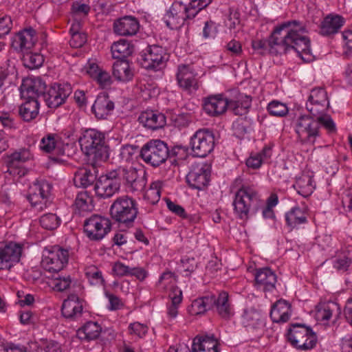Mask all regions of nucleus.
I'll list each match as a JSON object with an SVG mask.
<instances>
[{"mask_svg": "<svg viewBox=\"0 0 352 352\" xmlns=\"http://www.w3.org/2000/svg\"><path fill=\"white\" fill-rule=\"evenodd\" d=\"M252 46L255 50L264 52L268 50L272 54H286L293 50L303 62L309 63L314 59L311 49V42L306 35L303 23L292 20L276 25L272 32L268 41L256 39Z\"/></svg>", "mask_w": 352, "mask_h": 352, "instance_id": "obj_1", "label": "nucleus"}, {"mask_svg": "<svg viewBox=\"0 0 352 352\" xmlns=\"http://www.w3.org/2000/svg\"><path fill=\"white\" fill-rule=\"evenodd\" d=\"M329 107V101L327 91L322 87L311 89L306 102V109L328 132L335 133L336 124L327 113Z\"/></svg>", "mask_w": 352, "mask_h": 352, "instance_id": "obj_2", "label": "nucleus"}, {"mask_svg": "<svg viewBox=\"0 0 352 352\" xmlns=\"http://www.w3.org/2000/svg\"><path fill=\"white\" fill-rule=\"evenodd\" d=\"M261 196L255 187L242 185L234 193L232 206L234 214L241 220H248L251 212L257 208Z\"/></svg>", "mask_w": 352, "mask_h": 352, "instance_id": "obj_3", "label": "nucleus"}, {"mask_svg": "<svg viewBox=\"0 0 352 352\" xmlns=\"http://www.w3.org/2000/svg\"><path fill=\"white\" fill-rule=\"evenodd\" d=\"M104 135L96 129L86 130L79 139L82 152L94 160H102L107 157V149L104 146Z\"/></svg>", "mask_w": 352, "mask_h": 352, "instance_id": "obj_4", "label": "nucleus"}, {"mask_svg": "<svg viewBox=\"0 0 352 352\" xmlns=\"http://www.w3.org/2000/svg\"><path fill=\"white\" fill-rule=\"evenodd\" d=\"M110 214L115 221L129 225L133 223L137 217L136 203L128 196L118 197L111 206Z\"/></svg>", "mask_w": 352, "mask_h": 352, "instance_id": "obj_5", "label": "nucleus"}, {"mask_svg": "<svg viewBox=\"0 0 352 352\" xmlns=\"http://www.w3.org/2000/svg\"><path fill=\"white\" fill-rule=\"evenodd\" d=\"M69 252L59 246L45 248L42 252L41 266L50 272H58L68 263Z\"/></svg>", "mask_w": 352, "mask_h": 352, "instance_id": "obj_6", "label": "nucleus"}, {"mask_svg": "<svg viewBox=\"0 0 352 352\" xmlns=\"http://www.w3.org/2000/svg\"><path fill=\"white\" fill-rule=\"evenodd\" d=\"M287 340L296 349L309 350L316 344V336L312 329L300 324H292L288 329Z\"/></svg>", "mask_w": 352, "mask_h": 352, "instance_id": "obj_7", "label": "nucleus"}, {"mask_svg": "<svg viewBox=\"0 0 352 352\" xmlns=\"http://www.w3.org/2000/svg\"><path fill=\"white\" fill-rule=\"evenodd\" d=\"M321 124L314 117L307 115L299 116L295 121V131L300 141L314 145L320 136Z\"/></svg>", "mask_w": 352, "mask_h": 352, "instance_id": "obj_8", "label": "nucleus"}, {"mask_svg": "<svg viewBox=\"0 0 352 352\" xmlns=\"http://www.w3.org/2000/svg\"><path fill=\"white\" fill-rule=\"evenodd\" d=\"M168 153L166 144L160 140H150L142 147L140 151L142 160L153 166H158L165 162Z\"/></svg>", "mask_w": 352, "mask_h": 352, "instance_id": "obj_9", "label": "nucleus"}, {"mask_svg": "<svg viewBox=\"0 0 352 352\" xmlns=\"http://www.w3.org/2000/svg\"><path fill=\"white\" fill-rule=\"evenodd\" d=\"M190 147L194 156L205 157L214 147V135L208 129H199L191 137Z\"/></svg>", "mask_w": 352, "mask_h": 352, "instance_id": "obj_10", "label": "nucleus"}, {"mask_svg": "<svg viewBox=\"0 0 352 352\" xmlns=\"http://www.w3.org/2000/svg\"><path fill=\"white\" fill-rule=\"evenodd\" d=\"M168 59L165 49L159 45L150 46L142 56L141 65L146 69L159 70L163 68Z\"/></svg>", "mask_w": 352, "mask_h": 352, "instance_id": "obj_11", "label": "nucleus"}, {"mask_svg": "<svg viewBox=\"0 0 352 352\" xmlns=\"http://www.w3.org/2000/svg\"><path fill=\"white\" fill-rule=\"evenodd\" d=\"M86 235L91 240H100L110 231L109 219L100 215H93L84 223Z\"/></svg>", "mask_w": 352, "mask_h": 352, "instance_id": "obj_12", "label": "nucleus"}, {"mask_svg": "<svg viewBox=\"0 0 352 352\" xmlns=\"http://www.w3.org/2000/svg\"><path fill=\"white\" fill-rule=\"evenodd\" d=\"M22 252L21 244L14 242L0 243V270H9L19 263Z\"/></svg>", "mask_w": 352, "mask_h": 352, "instance_id": "obj_13", "label": "nucleus"}, {"mask_svg": "<svg viewBox=\"0 0 352 352\" xmlns=\"http://www.w3.org/2000/svg\"><path fill=\"white\" fill-rule=\"evenodd\" d=\"M210 172V166L206 163L193 165L186 176L188 185L192 188L203 190L209 184Z\"/></svg>", "mask_w": 352, "mask_h": 352, "instance_id": "obj_14", "label": "nucleus"}, {"mask_svg": "<svg viewBox=\"0 0 352 352\" xmlns=\"http://www.w3.org/2000/svg\"><path fill=\"white\" fill-rule=\"evenodd\" d=\"M197 74L191 65H182L177 68L176 78L179 87L184 91L192 93L199 88Z\"/></svg>", "mask_w": 352, "mask_h": 352, "instance_id": "obj_15", "label": "nucleus"}, {"mask_svg": "<svg viewBox=\"0 0 352 352\" xmlns=\"http://www.w3.org/2000/svg\"><path fill=\"white\" fill-rule=\"evenodd\" d=\"M46 85L39 77H28L23 80L20 87L21 98L24 100H37L43 96Z\"/></svg>", "mask_w": 352, "mask_h": 352, "instance_id": "obj_16", "label": "nucleus"}, {"mask_svg": "<svg viewBox=\"0 0 352 352\" xmlns=\"http://www.w3.org/2000/svg\"><path fill=\"white\" fill-rule=\"evenodd\" d=\"M72 93L69 85L54 84L47 93H44L43 98L46 104L50 108H56L63 104Z\"/></svg>", "mask_w": 352, "mask_h": 352, "instance_id": "obj_17", "label": "nucleus"}, {"mask_svg": "<svg viewBox=\"0 0 352 352\" xmlns=\"http://www.w3.org/2000/svg\"><path fill=\"white\" fill-rule=\"evenodd\" d=\"M190 19H192V16L188 15L186 4L176 1L173 3L169 12L165 15L164 21L169 28L177 29L184 24L185 20Z\"/></svg>", "mask_w": 352, "mask_h": 352, "instance_id": "obj_18", "label": "nucleus"}, {"mask_svg": "<svg viewBox=\"0 0 352 352\" xmlns=\"http://www.w3.org/2000/svg\"><path fill=\"white\" fill-rule=\"evenodd\" d=\"M120 189V183L115 173L100 176L97 180L94 190L101 198H109Z\"/></svg>", "mask_w": 352, "mask_h": 352, "instance_id": "obj_19", "label": "nucleus"}, {"mask_svg": "<svg viewBox=\"0 0 352 352\" xmlns=\"http://www.w3.org/2000/svg\"><path fill=\"white\" fill-rule=\"evenodd\" d=\"M344 18L336 13L324 16L318 26V34L323 36H331L337 34L344 25Z\"/></svg>", "mask_w": 352, "mask_h": 352, "instance_id": "obj_20", "label": "nucleus"}, {"mask_svg": "<svg viewBox=\"0 0 352 352\" xmlns=\"http://www.w3.org/2000/svg\"><path fill=\"white\" fill-rule=\"evenodd\" d=\"M122 179L126 187L130 191L142 190L146 186V173L143 170H137L134 168L122 170Z\"/></svg>", "mask_w": 352, "mask_h": 352, "instance_id": "obj_21", "label": "nucleus"}, {"mask_svg": "<svg viewBox=\"0 0 352 352\" xmlns=\"http://www.w3.org/2000/svg\"><path fill=\"white\" fill-rule=\"evenodd\" d=\"M228 106V96L219 94L207 97L204 100V109L207 114L216 116L225 113Z\"/></svg>", "mask_w": 352, "mask_h": 352, "instance_id": "obj_22", "label": "nucleus"}, {"mask_svg": "<svg viewBox=\"0 0 352 352\" xmlns=\"http://www.w3.org/2000/svg\"><path fill=\"white\" fill-rule=\"evenodd\" d=\"M83 310V301L76 294H70L62 305L63 316L70 320L79 318Z\"/></svg>", "mask_w": 352, "mask_h": 352, "instance_id": "obj_23", "label": "nucleus"}, {"mask_svg": "<svg viewBox=\"0 0 352 352\" xmlns=\"http://www.w3.org/2000/svg\"><path fill=\"white\" fill-rule=\"evenodd\" d=\"M229 106L234 114L244 115L245 114L252 104V98L250 96L239 93L234 90L230 93Z\"/></svg>", "mask_w": 352, "mask_h": 352, "instance_id": "obj_24", "label": "nucleus"}, {"mask_svg": "<svg viewBox=\"0 0 352 352\" xmlns=\"http://www.w3.org/2000/svg\"><path fill=\"white\" fill-rule=\"evenodd\" d=\"M255 285L258 289L271 292L275 289L277 277L269 267L260 268L255 273Z\"/></svg>", "mask_w": 352, "mask_h": 352, "instance_id": "obj_25", "label": "nucleus"}, {"mask_svg": "<svg viewBox=\"0 0 352 352\" xmlns=\"http://www.w3.org/2000/svg\"><path fill=\"white\" fill-rule=\"evenodd\" d=\"M37 41L36 31L28 28L19 32L14 38L12 45L22 52L32 49Z\"/></svg>", "mask_w": 352, "mask_h": 352, "instance_id": "obj_26", "label": "nucleus"}, {"mask_svg": "<svg viewBox=\"0 0 352 352\" xmlns=\"http://www.w3.org/2000/svg\"><path fill=\"white\" fill-rule=\"evenodd\" d=\"M140 28L136 18L126 16L116 21L113 23L114 32L120 36L135 35Z\"/></svg>", "mask_w": 352, "mask_h": 352, "instance_id": "obj_27", "label": "nucleus"}, {"mask_svg": "<svg viewBox=\"0 0 352 352\" xmlns=\"http://www.w3.org/2000/svg\"><path fill=\"white\" fill-rule=\"evenodd\" d=\"M139 122L146 128L156 130L165 125L166 118L164 114L158 111L146 110L139 116Z\"/></svg>", "mask_w": 352, "mask_h": 352, "instance_id": "obj_28", "label": "nucleus"}, {"mask_svg": "<svg viewBox=\"0 0 352 352\" xmlns=\"http://www.w3.org/2000/svg\"><path fill=\"white\" fill-rule=\"evenodd\" d=\"M217 340L212 336H196L192 342L191 352H219Z\"/></svg>", "mask_w": 352, "mask_h": 352, "instance_id": "obj_29", "label": "nucleus"}, {"mask_svg": "<svg viewBox=\"0 0 352 352\" xmlns=\"http://www.w3.org/2000/svg\"><path fill=\"white\" fill-rule=\"evenodd\" d=\"M313 177V173L305 172L296 178L294 187L299 195L307 197L312 194L316 187Z\"/></svg>", "mask_w": 352, "mask_h": 352, "instance_id": "obj_30", "label": "nucleus"}, {"mask_svg": "<svg viewBox=\"0 0 352 352\" xmlns=\"http://www.w3.org/2000/svg\"><path fill=\"white\" fill-rule=\"evenodd\" d=\"M113 109V102L106 94L98 95L92 106V111L98 119L107 118Z\"/></svg>", "mask_w": 352, "mask_h": 352, "instance_id": "obj_31", "label": "nucleus"}, {"mask_svg": "<svg viewBox=\"0 0 352 352\" xmlns=\"http://www.w3.org/2000/svg\"><path fill=\"white\" fill-rule=\"evenodd\" d=\"M292 315L290 304L285 300L276 301L272 306L270 311V317L274 322H286Z\"/></svg>", "mask_w": 352, "mask_h": 352, "instance_id": "obj_32", "label": "nucleus"}, {"mask_svg": "<svg viewBox=\"0 0 352 352\" xmlns=\"http://www.w3.org/2000/svg\"><path fill=\"white\" fill-rule=\"evenodd\" d=\"M214 303V296H207L194 300L188 307L191 316H201L210 309Z\"/></svg>", "mask_w": 352, "mask_h": 352, "instance_id": "obj_33", "label": "nucleus"}, {"mask_svg": "<svg viewBox=\"0 0 352 352\" xmlns=\"http://www.w3.org/2000/svg\"><path fill=\"white\" fill-rule=\"evenodd\" d=\"M243 325L248 330H257L263 327L261 314L254 309H245L241 317Z\"/></svg>", "mask_w": 352, "mask_h": 352, "instance_id": "obj_34", "label": "nucleus"}, {"mask_svg": "<svg viewBox=\"0 0 352 352\" xmlns=\"http://www.w3.org/2000/svg\"><path fill=\"white\" fill-rule=\"evenodd\" d=\"M272 156V149L270 147L265 146L257 153H252L245 160V164L248 168L256 170L261 168L263 164L268 161Z\"/></svg>", "mask_w": 352, "mask_h": 352, "instance_id": "obj_35", "label": "nucleus"}, {"mask_svg": "<svg viewBox=\"0 0 352 352\" xmlns=\"http://www.w3.org/2000/svg\"><path fill=\"white\" fill-rule=\"evenodd\" d=\"M61 145V138L58 135L48 133L41 138L39 148L46 153H56L60 150Z\"/></svg>", "mask_w": 352, "mask_h": 352, "instance_id": "obj_36", "label": "nucleus"}, {"mask_svg": "<svg viewBox=\"0 0 352 352\" xmlns=\"http://www.w3.org/2000/svg\"><path fill=\"white\" fill-rule=\"evenodd\" d=\"M213 305H215L219 316L225 319H228L234 315V309L226 292H221L217 298L214 297Z\"/></svg>", "mask_w": 352, "mask_h": 352, "instance_id": "obj_37", "label": "nucleus"}, {"mask_svg": "<svg viewBox=\"0 0 352 352\" xmlns=\"http://www.w3.org/2000/svg\"><path fill=\"white\" fill-rule=\"evenodd\" d=\"M113 75L119 81L127 82L132 79L133 72L128 61L120 60L113 64Z\"/></svg>", "mask_w": 352, "mask_h": 352, "instance_id": "obj_38", "label": "nucleus"}, {"mask_svg": "<svg viewBox=\"0 0 352 352\" xmlns=\"http://www.w3.org/2000/svg\"><path fill=\"white\" fill-rule=\"evenodd\" d=\"M102 328L96 322L89 321L77 331V336L80 340H92L98 338Z\"/></svg>", "mask_w": 352, "mask_h": 352, "instance_id": "obj_39", "label": "nucleus"}, {"mask_svg": "<svg viewBox=\"0 0 352 352\" xmlns=\"http://www.w3.org/2000/svg\"><path fill=\"white\" fill-rule=\"evenodd\" d=\"M19 107V115L27 122L35 119L39 111V103L38 100H25Z\"/></svg>", "mask_w": 352, "mask_h": 352, "instance_id": "obj_40", "label": "nucleus"}, {"mask_svg": "<svg viewBox=\"0 0 352 352\" xmlns=\"http://www.w3.org/2000/svg\"><path fill=\"white\" fill-rule=\"evenodd\" d=\"M74 208L80 214L92 211L94 208L92 197L87 191L79 192L75 199Z\"/></svg>", "mask_w": 352, "mask_h": 352, "instance_id": "obj_41", "label": "nucleus"}, {"mask_svg": "<svg viewBox=\"0 0 352 352\" xmlns=\"http://www.w3.org/2000/svg\"><path fill=\"white\" fill-rule=\"evenodd\" d=\"M111 51L113 58L123 60L133 53V47L129 41L120 39L112 44Z\"/></svg>", "mask_w": 352, "mask_h": 352, "instance_id": "obj_42", "label": "nucleus"}, {"mask_svg": "<svg viewBox=\"0 0 352 352\" xmlns=\"http://www.w3.org/2000/svg\"><path fill=\"white\" fill-rule=\"evenodd\" d=\"M285 219L289 226L295 228L307 221L306 210L298 206L294 207L286 213Z\"/></svg>", "mask_w": 352, "mask_h": 352, "instance_id": "obj_43", "label": "nucleus"}, {"mask_svg": "<svg viewBox=\"0 0 352 352\" xmlns=\"http://www.w3.org/2000/svg\"><path fill=\"white\" fill-rule=\"evenodd\" d=\"M338 309L337 304L328 302L320 304L316 307L315 317L317 321L326 324L332 316L333 311Z\"/></svg>", "mask_w": 352, "mask_h": 352, "instance_id": "obj_44", "label": "nucleus"}, {"mask_svg": "<svg viewBox=\"0 0 352 352\" xmlns=\"http://www.w3.org/2000/svg\"><path fill=\"white\" fill-rule=\"evenodd\" d=\"M162 186V182L160 180L153 182L144 192V200L152 205L157 204L160 199Z\"/></svg>", "mask_w": 352, "mask_h": 352, "instance_id": "obj_45", "label": "nucleus"}, {"mask_svg": "<svg viewBox=\"0 0 352 352\" xmlns=\"http://www.w3.org/2000/svg\"><path fill=\"white\" fill-rule=\"evenodd\" d=\"M94 179V175L89 170L82 168L75 173L74 182L77 187L86 188L93 183Z\"/></svg>", "mask_w": 352, "mask_h": 352, "instance_id": "obj_46", "label": "nucleus"}, {"mask_svg": "<svg viewBox=\"0 0 352 352\" xmlns=\"http://www.w3.org/2000/svg\"><path fill=\"white\" fill-rule=\"evenodd\" d=\"M33 159V154L30 149L21 148L8 156V165L9 169L14 167L16 163L25 162Z\"/></svg>", "mask_w": 352, "mask_h": 352, "instance_id": "obj_47", "label": "nucleus"}, {"mask_svg": "<svg viewBox=\"0 0 352 352\" xmlns=\"http://www.w3.org/2000/svg\"><path fill=\"white\" fill-rule=\"evenodd\" d=\"M23 64L30 69H34L41 67L44 61L43 56L38 53L23 52Z\"/></svg>", "mask_w": 352, "mask_h": 352, "instance_id": "obj_48", "label": "nucleus"}, {"mask_svg": "<svg viewBox=\"0 0 352 352\" xmlns=\"http://www.w3.org/2000/svg\"><path fill=\"white\" fill-rule=\"evenodd\" d=\"M85 273L90 284L102 285L104 283V280L102 272L96 266L89 265L86 267Z\"/></svg>", "mask_w": 352, "mask_h": 352, "instance_id": "obj_49", "label": "nucleus"}, {"mask_svg": "<svg viewBox=\"0 0 352 352\" xmlns=\"http://www.w3.org/2000/svg\"><path fill=\"white\" fill-rule=\"evenodd\" d=\"M267 109L271 116L275 117H284L289 112L287 106L278 100L271 101L268 104Z\"/></svg>", "mask_w": 352, "mask_h": 352, "instance_id": "obj_50", "label": "nucleus"}, {"mask_svg": "<svg viewBox=\"0 0 352 352\" xmlns=\"http://www.w3.org/2000/svg\"><path fill=\"white\" fill-rule=\"evenodd\" d=\"M60 219L53 213L43 214L40 219V224L46 230H54L58 227Z\"/></svg>", "mask_w": 352, "mask_h": 352, "instance_id": "obj_51", "label": "nucleus"}, {"mask_svg": "<svg viewBox=\"0 0 352 352\" xmlns=\"http://www.w3.org/2000/svg\"><path fill=\"white\" fill-rule=\"evenodd\" d=\"M212 0H192L186 8L188 11V15L194 18L201 10L207 7Z\"/></svg>", "mask_w": 352, "mask_h": 352, "instance_id": "obj_52", "label": "nucleus"}, {"mask_svg": "<svg viewBox=\"0 0 352 352\" xmlns=\"http://www.w3.org/2000/svg\"><path fill=\"white\" fill-rule=\"evenodd\" d=\"M51 186L45 181H37L30 186V193H35L37 195L49 197Z\"/></svg>", "mask_w": 352, "mask_h": 352, "instance_id": "obj_53", "label": "nucleus"}, {"mask_svg": "<svg viewBox=\"0 0 352 352\" xmlns=\"http://www.w3.org/2000/svg\"><path fill=\"white\" fill-rule=\"evenodd\" d=\"M158 286L162 289L168 290L175 286V278L171 272H164L158 280Z\"/></svg>", "mask_w": 352, "mask_h": 352, "instance_id": "obj_54", "label": "nucleus"}, {"mask_svg": "<svg viewBox=\"0 0 352 352\" xmlns=\"http://www.w3.org/2000/svg\"><path fill=\"white\" fill-rule=\"evenodd\" d=\"M47 196L37 195L35 193H30L28 200L32 207L37 210H43L47 207Z\"/></svg>", "mask_w": 352, "mask_h": 352, "instance_id": "obj_55", "label": "nucleus"}, {"mask_svg": "<svg viewBox=\"0 0 352 352\" xmlns=\"http://www.w3.org/2000/svg\"><path fill=\"white\" fill-rule=\"evenodd\" d=\"M104 296L108 300L107 308L110 311H116L121 309L124 307V302L117 296L109 293L107 291L104 292Z\"/></svg>", "mask_w": 352, "mask_h": 352, "instance_id": "obj_56", "label": "nucleus"}, {"mask_svg": "<svg viewBox=\"0 0 352 352\" xmlns=\"http://www.w3.org/2000/svg\"><path fill=\"white\" fill-rule=\"evenodd\" d=\"M129 331L131 335L142 338L146 334L148 327L144 324L135 322L129 324Z\"/></svg>", "mask_w": 352, "mask_h": 352, "instance_id": "obj_57", "label": "nucleus"}, {"mask_svg": "<svg viewBox=\"0 0 352 352\" xmlns=\"http://www.w3.org/2000/svg\"><path fill=\"white\" fill-rule=\"evenodd\" d=\"M112 272L117 276H129L130 267L120 261L112 263Z\"/></svg>", "mask_w": 352, "mask_h": 352, "instance_id": "obj_58", "label": "nucleus"}, {"mask_svg": "<svg viewBox=\"0 0 352 352\" xmlns=\"http://www.w3.org/2000/svg\"><path fill=\"white\" fill-rule=\"evenodd\" d=\"M351 259L348 258L346 254L343 256H338L336 257L333 263V267L338 271H346L351 264Z\"/></svg>", "mask_w": 352, "mask_h": 352, "instance_id": "obj_59", "label": "nucleus"}, {"mask_svg": "<svg viewBox=\"0 0 352 352\" xmlns=\"http://www.w3.org/2000/svg\"><path fill=\"white\" fill-rule=\"evenodd\" d=\"M72 283L70 276L59 277L54 280L53 287L57 291H64L68 289Z\"/></svg>", "mask_w": 352, "mask_h": 352, "instance_id": "obj_60", "label": "nucleus"}, {"mask_svg": "<svg viewBox=\"0 0 352 352\" xmlns=\"http://www.w3.org/2000/svg\"><path fill=\"white\" fill-rule=\"evenodd\" d=\"M12 23L10 16H3L0 17V38L7 35L11 28Z\"/></svg>", "mask_w": 352, "mask_h": 352, "instance_id": "obj_61", "label": "nucleus"}, {"mask_svg": "<svg viewBox=\"0 0 352 352\" xmlns=\"http://www.w3.org/2000/svg\"><path fill=\"white\" fill-rule=\"evenodd\" d=\"M94 60H89L83 67V72L89 76L94 78L101 70Z\"/></svg>", "mask_w": 352, "mask_h": 352, "instance_id": "obj_62", "label": "nucleus"}, {"mask_svg": "<svg viewBox=\"0 0 352 352\" xmlns=\"http://www.w3.org/2000/svg\"><path fill=\"white\" fill-rule=\"evenodd\" d=\"M87 41V36L84 33L73 34H71V39L69 45L74 48L82 47Z\"/></svg>", "mask_w": 352, "mask_h": 352, "instance_id": "obj_63", "label": "nucleus"}, {"mask_svg": "<svg viewBox=\"0 0 352 352\" xmlns=\"http://www.w3.org/2000/svg\"><path fill=\"white\" fill-rule=\"evenodd\" d=\"M94 79L102 87H108L111 83L109 74L103 69H101Z\"/></svg>", "mask_w": 352, "mask_h": 352, "instance_id": "obj_64", "label": "nucleus"}]
</instances>
